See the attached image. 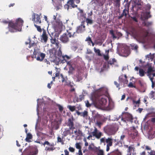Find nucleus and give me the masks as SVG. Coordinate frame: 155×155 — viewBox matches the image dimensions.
Instances as JSON below:
<instances>
[{
	"instance_id": "f257e3e1",
	"label": "nucleus",
	"mask_w": 155,
	"mask_h": 155,
	"mask_svg": "<svg viewBox=\"0 0 155 155\" xmlns=\"http://www.w3.org/2000/svg\"><path fill=\"white\" fill-rule=\"evenodd\" d=\"M2 22L5 24H8V28L9 31L13 32V31L11 28L19 31H21L24 21L21 18H19L16 19L15 22L12 21L4 20Z\"/></svg>"
},
{
	"instance_id": "f03ea898",
	"label": "nucleus",
	"mask_w": 155,
	"mask_h": 155,
	"mask_svg": "<svg viewBox=\"0 0 155 155\" xmlns=\"http://www.w3.org/2000/svg\"><path fill=\"white\" fill-rule=\"evenodd\" d=\"M71 30H67V32L68 34L66 33H64L61 35L60 37V41L63 43H67L69 41V39L68 37V35H69V37H74L76 36L77 35L75 34V32H71L70 31Z\"/></svg>"
},
{
	"instance_id": "7ed1b4c3",
	"label": "nucleus",
	"mask_w": 155,
	"mask_h": 155,
	"mask_svg": "<svg viewBox=\"0 0 155 155\" xmlns=\"http://www.w3.org/2000/svg\"><path fill=\"white\" fill-rule=\"evenodd\" d=\"M118 128L115 125L107 126L104 128V132L108 135H114L115 134Z\"/></svg>"
},
{
	"instance_id": "20e7f679",
	"label": "nucleus",
	"mask_w": 155,
	"mask_h": 155,
	"mask_svg": "<svg viewBox=\"0 0 155 155\" xmlns=\"http://www.w3.org/2000/svg\"><path fill=\"white\" fill-rule=\"evenodd\" d=\"M143 68L145 70L147 69V73L149 77L152 76L153 77H155V68L152 67V64L147 63L143 66Z\"/></svg>"
},
{
	"instance_id": "39448f33",
	"label": "nucleus",
	"mask_w": 155,
	"mask_h": 155,
	"mask_svg": "<svg viewBox=\"0 0 155 155\" xmlns=\"http://www.w3.org/2000/svg\"><path fill=\"white\" fill-rule=\"evenodd\" d=\"M101 143H103L105 145V143L107 144V147L106 150L108 151L110 150V147L113 144V140L111 137H108L107 139L105 137H102L100 140Z\"/></svg>"
},
{
	"instance_id": "423d86ee",
	"label": "nucleus",
	"mask_w": 155,
	"mask_h": 155,
	"mask_svg": "<svg viewBox=\"0 0 155 155\" xmlns=\"http://www.w3.org/2000/svg\"><path fill=\"white\" fill-rule=\"evenodd\" d=\"M45 54L44 53H41L38 50H34L33 54L31 57L32 58H36L37 61H42L45 56Z\"/></svg>"
},
{
	"instance_id": "0eeeda50",
	"label": "nucleus",
	"mask_w": 155,
	"mask_h": 155,
	"mask_svg": "<svg viewBox=\"0 0 155 155\" xmlns=\"http://www.w3.org/2000/svg\"><path fill=\"white\" fill-rule=\"evenodd\" d=\"M123 115L121 118V120L123 122L127 123V122H130L131 123L133 122V117L132 115L127 112L123 113L121 116Z\"/></svg>"
},
{
	"instance_id": "6e6552de",
	"label": "nucleus",
	"mask_w": 155,
	"mask_h": 155,
	"mask_svg": "<svg viewBox=\"0 0 155 155\" xmlns=\"http://www.w3.org/2000/svg\"><path fill=\"white\" fill-rule=\"evenodd\" d=\"M27 155H36L38 154V150L36 147L29 146L26 149Z\"/></svg>"
},
{
	"instance_id": "1a4fd4ad",
	"label": "nucleus",
	"mask_w": 155,
	"mask_h": 155,
	"mask_svg": "<svg viewBox=\"0 0 155 155\" xmlns=\"http://www.w3.org/2000/svg\"><path fill=\"white\" fill-rule=\"evenodd\" d=\"M42 145L44 146L46 151H52L55 149L53 143H50L48 141H46L43 143H41Z\"/></svg>"
},
{
	"instance_id": "9d476101",
	"label": "nucleus",
	"mask_w": 155,
	"mask_h": 155,
	"mask_svg": "<svg viewBox=\"0 0 155 155\" xmlns=\"http://www.w3.org/2000/svg\"><path fill=\"white\" fill-rule=\"evenodd\" d=\"M74 120V118L72 116L71 118H69L68 119L67 122L66 123L67 126L69 128L72 130H73L75 129L73 121Z\"/></svg>"
},
{
	"instance_id": "9b49d317",
	"label": "nucleus",
	"mask_w": 155,
	"mask_h": 155,
	"mask_svg": "<svg viewBox=\"0 0 155 155\" xmlns=\"http://www.w3.org/2000/svg\"><path fill=\"white\" fill-rule=\"evenodd\" d=\"M91 134L92 135L93 137H95L98 139H100L101 137L103 136L102 132L99 131L96 127H95L94 131L91 132Z\"/></svg>"
},
{
	"instance_id": "f8f14e48",
	"label": "nucleus",
	"mask_w": 155,
	"mask_h": 155,
	"mask_svg": "<svg viewBox=\"0 0 155 155\" xmlns=\"http://www.w3.org/2000/svg\"><path fill=\"white\" fill-rule=\"evenodd\" d=\"M49 53L50 54V58L52 59V61H55L56 59V51L54 49H50L49 50Z\"/></svg>"
},
{
	"instance_id": "ddd939ff",
	"label": "nucleus",
	"mask_w": 155,
	"mask_h": 155,
	"mask_svg": "<svg viewBox=\"0 0 155 155\" xmlns=\"http://www.w3.org/2000/svg\"><path fill=\"white\" fill-rule=\"evenodd\" d=\"M41 41V42L46 43L48 39V37L45 31H44L42 35L40 37Z\"/></svg>"
},
{
	"instance_id": "4468645a",
	"label": "nucleus",
	"mask_w": 155,
	"mask_h": 155,
	"mask_svg": "<svg viewBox=\"0 0 155 155\" xmlns=\"http://www.w3.org/2000/svg\"><path fill=\"white\" fill-rule=\"evenodd\" d=\"M60 76L62 78L61 82L62 83L64 82V86H68L71 81L68 80V78L67 76L65 77H64L62 74H61L60 75Z\"/></svg>"
},
{
	"instance_id": "2eb2a0df",
	"label": "nucleus",
	"mask_w": 155,
	"mask_h": 155,
	"mask_svg": "<svg viewBox=\"0 0 155 155\" xmlns=\"http://www.w3.org/2000/svg\"><path fill=\"white\" fill-rule=\"evenodd\" d=\"M85 26L83 24H81L80 25L77 27L76 32L78 33H81L85 30Z\"/></svg>"
},
{
	"instance_id": "dca6fc26",
	"label": "nucleus",
	"mask_w": 155,
	"mask_h": 155,
	"mask_svg": "<svg viewBox=\"0 0 155 155\" xmlns=\"http://www.w3.org/2000/svg\"><path fill=\"white\" fill-rule=\"evenodd\" d=\"M119 81L120 83H123L124 84H127L128 83V81L127 78H125L124 76L122 75L119 77Z\"/></svg>"
},
{
	"instance_id": "f3484780",
	"label": "nucleus",
	"mask_w": 155,
	"mask_h": 155,
	"mask_svg": "<svg viewBox=\"0 0 155 155\" xmlns=\"http://www.w3.org/2000/svg\"><path fill=\"white\" fill-rule=\"evenodd\" d=\"M133 131L130 134V136L133 139H134L137 136L138 133L134 127H133Z\"/></svg>"
},
{
	"instance_id": "a211bd4d",
	"label": "nucleus",
	"mask_w": 155,
	"mask_h": 155,
	"mask_svg": "<svg viewBox=\"0 0 155 155\" xmlns=\"http://www.w3.org/2000/svg\"><path fill=\"white\" fill-rule=\"evenodd\" d=\"M122 52L123 56L125 57L128 56L130 54V51L128 49L124 48L122 50Z\"/></svg>"
},
{
	"instance_id": "6ab92c4d",
	"label": "nucleus",
	"mask_w": 155,
	"mask_h": 155,
	"mask_svg": "<svg viewBox=\"0 0 155 155\" xmlns=\"http://www.w3.org/2000/svg\"><path fill=\"white\" fill-rule=\"evenodd\" d=\"M129 100L130 102H131L132 101L133 102V104H140V100H138L137 101H135L134 100L132 97H128L126 99V101H128Z\"/></svg>"
},
{
	"instance_id": "aec40b11",
	"label": "nucleus",
	"mask_w": 155,
	"mask_h": 155,
	"mask_svg": "<svg viewBox=\"0 0 155 155\" xmlns=\"http://www.w3.org/2000/svg\"><path fill=\"white\" fill-rule=\"evenodd\" d=\"M100 147H95V151L97 152V155H104L103 150L100 149Z\"/></svg>"
},
{
	"instance_id": "412c9836",
	"label": "nucleus",
	"mask_w": 155,
	"mask_h": 155,
	"mask_svg": "<svg viewBox=\"0 0 155 155\" xmlns=\"http://www.w3.org/2000/svg\"><path fill=\"white\" fill-rule=\"evenodd\" d=\"M71 130L69 128V129L64 131L63 132L64 136L66 137L68 135H71L72 134H73V130H72V132H71Z\"/></svg>"
},
{
	"instance_id": "4be33fe9",
	"label": "nucleus",
	"mask_w": 155,
	"mask_h": 155,
	"mask_svg": "<svg viewBox=\"0 0 155 155\" xmlns=\"http://www.w3.org/2000/svg\"><path fill=\"white\" fill-rule=\"evenodd\" d=\"M125 137L126 136L125 135H122L121 136L120 138V141H118V140H117L116 139H114V140L115 141V142H116V143L115 144V146H117L118 144H119L120 142L121 143L122 141H123Z\"/></svg>"
},
{
	"instance_id": "5701e85b",
	"label": "nucleus",
	"mask_w": 155,
	"mask_h": 155,
	"mask_svg": "<svg viewBox=\"0 0 155 155\" xmlns=\"http://www.w3.org/2000/svg\"><path fill=\"white\" fill-rule=\"evenodd\" d=\"M100 104L102 106L105 105L107 102V99L103 97H101L99 100Z\"/></svg>"
},
{
	"instance_id": "b1692460",
	"label": "nucleus",
	"mask_w": 155,
	"mask_h": 155,
	"mask_svg": "<svg viewBox=\"0 0 155 155\" xmlns=\"http://www.w3.org/2000/svg\"><path fill=\"white\" fill-rule=\"evenodd\" d=\"M146 58L149 61H152L154 58V55L153 54H152L151 53L148 54L146 56Z\"/></svg>"
},
{
	"instance_id": "393cba45",
	"label": "nucleus",
	"mask_w": 155,
	"mask_h": 155,
	"mask_svg": "<svg viewBox=\"0 0 155 155\" xmlns=\"http://www.w3.org/2000/svg\"><path fill=\"white\" fill-rule=\"evenodd\" d=\"M36 20H35V21H34L36 24L40 25L41 23V20L40 17V16L37 14H36Z\"/></svg>"
},
{
	"instance_id": "a878e982",
	"label": "nucleus",
	"mask_w": 155,
	"mask_h": 155,
	"mask_svg": "<svg viewBox=\"0 0 155 155\" xmlns=\"http://www.w3.org/2000/svg\"><path fill=\"white\" fill-rule=\"evenodd\" d=\"M25 44L26 45V47H28L27 49H28V48H30L31 47L36 45V43L34 42L31 43L30 41H29V42H25Z\"/></svg>"
},
{
	"instance_id": "bb28decb",
	"label": "nucleus",
	"mask_w": 155,
	"mask_h": 155,
	"mask_svg": "<svg viewBox=\"0 0 155 155\" xmlns=\"http://www.w3.org/2000/svg\"><path fill=\"white\" fill-rule=\"evenodd\" d=\"M67 4L71 5V6L73 8L77 7L78 6L77 5H75L74 4V0H69L68 1L67 3Z\"/></svg>"
},
{
	"instance_id": "cd10ccee",
	"label": "nucleus",
	"mask_w": 155,
	"mask_h": 155,
	"mask_svg": "<svg viewBox=\"0 0 155 155\" xmlns=\"http://www.w3.org/2000/svg\"><path fill=\"white\" fill-rule=\"evenodd\" d=\"M32 135L30 133L27 134L26 137L25 138V141L26 142H31L30 140L32 139Z\"/></svg>"
},
{
	"instance_id": "c85d7f7f",
	"label": "nucleus",
	"mask_w": 155,
	"mask_h": 155,
	"mask_svg": "<svg viewBox=\"0 0 155 155\" xmlns=\"http://www.w3.org/2000/svg\"><path fill=\"white\" fill-rule=\"evenodd\" d=\"M104 0H93L94 3L96 4L102 5L104 3Z\"/></svg>"
},
{
	"instance_id": "c756f323",
	"label": "nucleus",
	"mask_w": 155,
	"mask_h": 155,
	"mask_svg": "<svg viewBox=\"0 0 155 155\" xmlns=\"http://www.w3.org/2000/svg\"><path fill=\"white\" fill-rule=\"evenodd\" d=\"M117 62V60L114 58H112L111 60L110 59L108 61V64L112 65L114 64L115 63Z\"/></svg>"
},
{
	"instance_id": "7c9ffc66",
	"label": "nucleus",
	"mask_w": 155,
	"mask_h": 155,
	"mask_svg": "<svg viewBox=\"0 0 155 155\" xmlns=\"http://www.w3.org/2000/svg\"><path fill=\"white\" fill-rule=\"evenodd\" d=\"M146 73L145 72V71L143 70V69L140 68L139 69V74L140 76H143Z\"/></svg>"
},
{
	"instance_id": "2f4dec72",
	"label": "nucleus",
	"mask_w": 155,
	"mask_h": 155,
	"mask_svg": "<svg viewBox=\"0 0 155 155\" xmlns=\"http://www.w3.org/2000/svg\"><path fill=\"white\" fill-rule=\"evenodd\" d=\"M94 51L98 56H102L101 53V51L99 49H97L95 47L94 48Z\"/></svg>"
},
{
	"instance_id": "473e14b6",
	"label": "nucleus",
	"mask_w": 155,
	"mask_h": 155,
	"mask_svg": "<svg viewBox=\"0 0 155 155\" xmlns=\"http://www.w3.org/2000/svg\"><path fill=\"white\" fill-rule=\"evenodd\" d=\"M143 24L144 25V26L148 27L152 25V22H151L147 21L146 22L145 21L143 23Z\"/></svg>"
},
{
	"instance_id": "72a5a7b5",
	"label": "nucleus",
	"mask_w": 155,
	"mask_h": 155,
	"mask_svg": "<svg viewBox=\"0 0 155 155\" xmlns=\"http://www.w3.org/2000/svg\"><path fill=\"white\" fill-rule=\"evenodd\" d=\"M91 99L93 101H95L98 100V98L95 94H94L91 95Z\"/></svg>"
},
{
	"instance_id": "f704fd0d",
	"label": "nucleus",
	"mask_w": 155,
	"mask_h": 155,
	"mask_svg": "<svg viewBox=\"0 0 155 155\" xmlns=\"http://www.w3.org/2000/svg\"><path fill=\"white\" fill-rule=\"evenodd\" d=\"M151 16L150 12H147L145 13L144 18L145 19H148V18L151 17Z\"/></svg>"
},
{
	"instance_id": "c9c22d12",
	"label": "nucleus",
	"mask_w": 155,
	"mask_h": 155,
	"mask_svg": "<svg viewBox=\"0 0 155 155\" xmlns=\"http://www.w3.org/2000/svg\"><path fill=\"white\" fill-rule=\"evenodd\" d=\"M108 155H121V154L117 151H114L108 154Z\"/></svg>"
},
{
	"instance_id": "e433bc0d",
	"label": "nucleus",
	"mask_w": 155,
	"mask_h": 155,
	"mask_svg": "<svg viewBox=\"0 0 155 155\" xmlns=\"http://www.w3.org/2000/svg\"><path fill=\"white\" fill-rule=\"evenodd\" d=\"M74 68L71 66L69 68V70L68 71V73L69 74H72L73 71H74Z\"/></svg>"
},
{
	"instance_id": "4c0bfd02",
	"label": "nucleus",
	"mask_w": 155,
	"mask_h": 155,
	"mask_svg": "<svg viewBox=\"0 0 155 155\" xmlns=\"http://www.w3.org/2000/svg\"><path fill=\"white\" fill-rule=\"evenodd\" d=\"M131 46V48L132 50H137L138 47L137 45L136 44H132L130 45Z\"/></svg>"
},
{
	"instance_id": "58836bf2",
	"label": "nucleus",
	"mask_w": 155,
	"mask_h": 155,
	"mask_svg": "<svg viewBox=\"0 0 155 155\" xmlns=\"http://www.w3.org/2000/svg\"><path fill=\"white\" fill-rule=\"evenodd\" d=\"M72 112H73L75 110V107L74 106H71V105H68L67 107Z\"/></svg>"
},
{
	"instance_id": "ea45409f",
	"label": "nucleus",
	"mask_w": 155,
	"mask_h": 155,
	"mask_svg": "<svg viewBox=\"0 0 155 155\" xmlns=\"http://www.w3.org/2000/svg\"><path fill=\"white\" fill-rule=\"evenodd\" d=\"M155 92L153 91L150 92L149 94V97L150 98L152 99L154 96Z\"/></svg>"
},
{
	"instance_id": "a19ab883",
	"label": "nucleus",
	"mask_w": 155,
	"mask_h": 155,
	"mask_svg": "<svg viewBox=\"0 0 155 155\" xmlns=\"http://www.w3.org/2000/svg\"><path fill=\"white\" fill-rule=\"evenodd\" d=\"M123 13L124 14V16H127V14L129 13V9L128 8V9H127L126 8H125L123 11Z\"/></svg>"
},
{
	"instance_id": "79ce46f5",
	"label": "nucleus",
	"mask_w": 155,
	"mask_h": 155,
	"mask_svg": "<svg viewBox=\"0 0 155 155\" xmlns=\"http://www.w3.org/2000/svg\"><path fill=\"white\" fill-rule=\"evenodd\" d=\"M51 38L50 39L51 42V43L53 44H54L57 42V41L55 38H53L52 37H51Z\"/></svg>"
},
{
	"instance_id": "37998d69",
	"label": "nucleus",
	"mask_w": 155,
	"mask_h": 155,
	"mask_svg": "<svg viewBox=\"0 0 155 155\" xmlns=\"http://www.w3.org/2000/svg\"><path fill=\"white\" fill-rule=\"evenodd\" d=\"M34 26L37 28V30L39 32H41L42 31V29L40 26H38L35 24H34Z\"/></svg>"
},
{
	"instance_id": "c03bdc74",
	"label": "nucleus",
	"mask_w": 155,
	"mask_h": 155,
	"mask_svg": "<svg viewBox=\"0 0 155 155\" xmlns=\"http://www.w3.org/2000/svg\"><path fill=\"white\" fill-rule=\"evenodd\" d=\"M110 33L112 37L114 38H116V37L115 35V34L114 33L113 31L112 30L110 31Z\"/></svg>"
},
{
	"instance_id": "a18cd8bd",
	"label": "nucleus",
	"mask_w": 155,
	"mask_h": 155,
	"mask_svg": "<svg viewBox=\"0 0 155 155\" xmlns=\"http://www.w3.org/2000/svg\"><path fill=\"white\" fill-rule=\"evenodd\" d=\"M149 78L151 81L152 82V87L153 88L155 86V83L153 81V77H149Z\"/></svg>"
},
{
	"instance_id": "49530a36",
	"label": "nucleus",
	"mask_w": 155,
	"mask_h": 155,
	"mask_svg": "<svg viewBox=\"0 0 155 155\" xmlns=\"http://www.w3.org/2000/svg\"><path fill=\"white\" fill-rule=\"evenodd\" d=\"M143 32H144V34L143 35V36L144 38L147 37L148 34V32L147 30H145L144 31H143Z\"/></svg>"
},
{
	"instance_id": "de8ad7c7",
	"label": "nucleus",
	"mask_w": 155,
	"mask_h": 155,
	"mask_svg": "<svg viewBox=\"0 0 155 155\" xmlns=\"http://www.w3.org/2000/svg\"><path fill=\"white\" fill-rule=\"evenodd\" d=\"M86 21L87 24H91L93 23L92 20L88 18H87Z\"/></svg>"
},
{
	"instance_id": "09e8293b",
	"label": "nucleus",
	"mask_w": 155,
	"mask_h": 155,
	"mask_svg": "<svg viewBox=\"0 0 155 155\" xmlns=\"http://www.w3.org/2000/svg\"><path fill=\"white\" fill-rule=\"evenodd\" d=\"M104 58L106 61H108L109 59V55L108 54H106V55H103Z\"/></svg>"
},
{
	"instance_id": "8fccbe9b",
	"label": "nucleus",
	"mask_w": 155,
	"mask_h": 155,
	"mask_svg": "<svg viewBox=\"0 0 155 155\" xmlns=\"http://www.w3.org/2000/svg\"><path fill=\"white\" fill-rule=\"evenodd\" d=\"M134 148L132 146V145L128 147V152H131L132 150H134Z\"/></svg>"
},
{
	"instance_id": "3c124183",
	"label": "nucleus",
	"mask_w": 155,
	"mask_h": 155,
	"mask_svg": "<svg viewBox=\"0 0 155 155\" xmlns=\"http://www.w3.org/2000/svg\"><path fill=\"white\" fill-rule=\"evenodd\" d=\"M76 148L79 149V150H81V147L80 144L78 143H77L76 144Z\"/></svg>"
},
{
	"instance_id": "603ef678",
	"label": "nucleus",
	"mask_w": 155,
	"mask_h": 155,
	"mask_svg": "<svg viewBox=\"0 0 155 155\" xmlns=\"http://www.w3.org/2000/svg\"><path fill=\"white\" fill-rule=\"evenodd\" d=\"M128 86L130 87L136 88V86L134 85L132 82H130Z\"/></svg>"
},
{
	"instance_id": "864d4df0",
	"label": "nucleus",
	"mask_w": 155,
	"mask_h": 155,
	"mask_svg": "<svg viewBox=\"0 0 155 155\" xmlns=\"http://www.w3.org/2000/svg\"><path fill=\"white\" fill-rule=\"evenodd\" d=\"M57 106L58 107V109H59L60 111L62 112L63 109V107L61 106L60 105V104H58L57 105Z\"/></svg>"
},
{
	"instance_id": "5fc2aeb1",
	"label": "nucleus",
	"mask_w": 155,
	"mask_h": 155,
	"mask_svg": "<svg viewBox=\"0 0 155 155\" xmlns=\"http://www.w3.org/2000/svg\"><path fill=\"white\" fill-rule=\"evenodd\" d=\"M36 15V14L35 13H34L32 15L31 20L33 21H35V16Z\"/></svg>"
},
{
	"instance_id": "6e6d98bb",
	"label": "nucleus",
	"mask_w": 155,
	"mask_h": 155,
	"mask_svg": "<svg viewBox=\"0 0 155 155\" xmlns=\"http://www.w3.org/2000/svg\"><path fill=\"white\" fill-rule=\"evenodd\" d=\"M86 104V106L87 107H90L91 106V104L89 103V102L87 100L85 101Z\"/></svg>"
},
{
	"instance_id": "4d7b16f0",
	"label": "nucleus",
	"mask_w": 155,
	"mask_h": 155,
	"mask_svg": "<svg viewBox=\"0 0 155 155\" xmlns=\"http://www.w3.org/2000/svg\"><path fill=\"white\" fill-rule=\"evenodd\" d=\"M57 141L58 142H60V143H63V141L62 138H61L59 136H58L57 137Z\"/></svg>"
},
{
	"instance_id": "13d9d810",
	"label": "nucleus",
	"mask_w": 155,
	"mask_h": 155,
	"mask_svg": "<svg viewBox=\"0 0 155 155\" xmlns=\"http://www.w3.org/2000/svg\"><path fill=\"white\" fill-rule=\"evenodd\" d=\"M114 2L116 3L117 6H120V0H114Z\"/></svg>"
},
{
	"instance_id": "bf43d9fd",
	"label": "nucleus",
	"mask_w": 155,
	"mask_h": 155,
	"mask_svg": "<svg viewBox=\"0 0 155 155\" xmlns=\"http://www.w3.org/2000/svg\"><path fill=\"white\" fill-rule=\"evenodd\" d=\"M114 84L116 86V87L117 88H118L119 90L120 89V88L119 87L120 86V84L118 83L116 81H114Z\"/></svg>"
},
{
	"instance_id": "052dcab7",
	"label": "nucleus",
	"mask_w": 155,
	"mask_h": 155,
	"mask_svg": "<svg viewBox=\"0 0 155 155\" xmlns=\"http://www.w3.org/2000/svg\"><path fill=\"white\" fill-rule=\"evenodd\" d=\"M53 84V81H52L50 83H48V87L49 89H50L51 88V86Z\"/></svg>"
},
{
	"instance_id": "680f3d73",
	"label": "nucleus",
	"mask_w": 155,
	"mask_h": 155,
	"mask_svg": "<svg viewBox=\"0 0 155 155\" xmlns=\"http://www.w3.org/2000/svg\"><path fill=\"white\" fill-rule=\"evenodd\" d=\"M87 114V112L86 111H84L83 112V114L82 115H81V116L83 117H85L86 116Z\"/></svg>"
},
{
	"instance_id": "e2e57ef3",
	"label": "nucleus",
	"mask_w": 155,
	"mask_h": 155,
	"mask_svg": "<svg viewBox=\"0 0 155 155\" xmlns=\"http://www.w3.org/2000/svg\"><path fill=\"white\" fill-rule=\"evenodd\" d=\"M69 150L70 152H74V151L75 149L72 147H70L69 148Z\"/></svg>"
},
{
	"instance_id": "0e129e2a",
	"label": "nucleus",
	"mask_w": 155,
	"mask_h": 155,
	"mask_svg": "<svg viewBox=\"0 0 155 155\" xmlns=\"http://www.w3.org/2000/svg\"><path fill=\"white\" fill-rule=\"evenodd\" d=\"M74 84V83H71V82H70L69 83V84H68V85L67 86L70 87L71 88H72L73 87Z\"/></svg>"
},
{
	"instance_id": "69168bd1",
	"label": "nucleus",
	"mask_w": 155,
	"mask_h": 155,
	"mask_svg": "<svg viewBox=\"0 0 155 155\" xmlns=\"http://www.w3.org/2000/svg\"><path fill=\"white\" fill-rule=\"evenodd\" d=\"M86 41H89L90 42L92 41L91 38L90 37H88L86 38V40H85Z\"/></svg>"
},
{
	"instance_id": "338daca9",
	"label": "nucleus",
	"mask_w": 155,
	"mask_h": 155,
	"mask_svg": "<svg viewBox=\"0 0 155 155\" xmlns=\"http://www.w3.org/2000/svg\"><path fill=\"white\" fill-rule=\"evenodd\" d=\"M67 4H65L64 5V7L65 9H67V10H68L69 8V5Z\"/></svg>"
},
{
	"instance_id": "774afa93",
	"label": "nucleus",
	"mask_w": 155,
	"mask_h": 155,
	"mask_svg": "<svg viewBox=\"0 0 155 155\" xmlns=\"http://www.w3.org/2000/svg\"><path fill=\"white\" fill-rule=\"evenodd\" d=\"M150 155H155V150H151L149 153Z\"/></svg>"
}]
</instances>
